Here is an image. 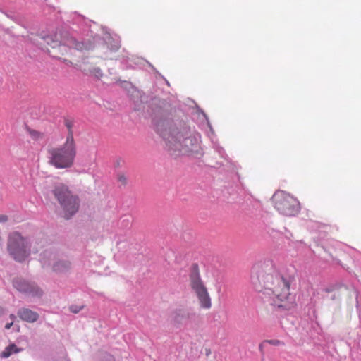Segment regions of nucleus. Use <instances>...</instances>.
<instances>
[{
  "mask_svg": "<svg viewBox=\"0 0 361 361\" xmlns=\"http://www.w3.org/2000/svg\"><path fill=\"white\" fill-rule=\"evenodd\" d=\"M156 132L165 140L168 149L179 154L201 157L200 135L185 125L175 126L166 116L154 120Z\"/></svg>",
  "mask_w": 361,
  "mask_h": 361,
  "instance_id": "1",
  "label": "nucleus"
},
{
  "mask_svg": "<svg viewBox=\"0 0 361 361\" xmlns=\"http://www.w3.org/2000/svg\"><path fill=\"white\" fill-rule=\"evenodd\" d=\"M259 282L267 295L266 302L274 309L289 311L296 307L295 295L290 292V281L279 271L273 270L262 274Z\"/></svg>",
  "mask_w": 361,
  "mask_h": 361,
  "instance_id": "2",
  "label": "nucleus"
},
{
  "mask_svg": "<svg viewBox=\"0 0 361 361\" xmlns=\"http://www.w3.org/2000/svg\"><path fill=\"white\" fill-rule=\"evenodd\" d=\"M47 240L44 238H36L31 243L18 232L9 234L7 250L9 255L18 262L25 261L31 254L41 252L39 261L43 267L50 265L51 261L56 259L54 252L44 249Z\"/></svg>",
  "mask_w": 361,
  "mask_h": 361,
  "instance_id": "3",
  "label": "nucleus"
},
{
  "mask_svg": "<svg viewBox=\"0 0 361 361\" xmlns=\"http://www.w3.org/2000/svg\"><path fill=\"white\" fill-rule=\"evenodd\" d=\"M42 40L47 45L50 46L51 50L49 48L47 51L55 58H60L68 54L71 49L80 50L83 44L77 42L73 37L66 32H59L49 35L42 38Z\"/></svg>",
  "mask_w": 361,
  "mask_h": 361,
  "instance_id": "4",
  "label": "nucleus"
},
{
  "mask_svg": "<svg viewBox=\"0 0 361 361\" xmlns=\"http://www.w3.org/2000/svg\"><path fill=\"white\" fill-rule=\"evenodd\" d=\"M76 152L75 142L69 137L63 145L48 149L49 164L59 169L71 168L74 164Z\"/></svg>",
  "mask_w": 361,
  "mask_h": 361,
  "instance_id": "5",
  "label": "nucleus"
},
{
  "mask_svg": "<svg viewBox=\"0 0 361 361\" xmlns=\"http://www.w3.org/2000/svg\"><path fill=\"white\" fill-rule=\"evenodd\" d=\"M52 193L61 205L66 219L71 218L78 211L79 197L74 195L66 185L62 183H57L52 190Z\"/></svg>",
  "mask_w": 361,
  "mask_h": 361,
  "instance_id": "6",
  "label": "nucleus"
},
{
  "mask_svg": "<svg viewBox=\"0 0 361 361\" xmlns=\"http://www.w3.org/2000/svg\"><path fill=\"white\" fill-rule=\"evenodd\" d=\"M272 202L274 208L286 216H294L300 211V204L298 199L283 191L275 192Z\"/></svg>",
  "mask_w": 361,
  "mask_h": 361,
  "instance_id": "7",
  "label": "nucleus"
},
{
  "mask_svg": "<svg viewBox=\"0 0 361 361\" xmlns=\"http://www.w3.org/2000/svg\"><path fill=\"white\" fill-rule=\"evenodd\" d=\"M194 314L188 307L180 305L171 312L170 321L174 326L179 328L190 322Z\"/></svg>",
  "mask_w": 361,
  "mask_h": 361,
  "instance_id": "8",
  "label": "nucleus"
},
{
  "mask_svg": "<svg viewBox=\"0 0 361 361\" xmlns=\"http://www.w3.org/2000/svg\"><path fill=\"white\" fill-rule=\"evenodd\" d=\"M190 286L196 297L208 293L207 288L201 279L198 267L195 264L190 274Z\"/></svg>",
  "mask_w": 361,
  "mask_h": 361,
  "instance_id": "9",
  "label": "nucleus"
},
{
  "mask_svg": "<svg viewBox=\"0 0 361 361\" xmlns=\"http://www.w3.org/2000/svg\"><path fill=\"white\" fill-rule=\"evenodd\" d=\"M13 286L18 291L32 297H39L42 295V290L39 287L34 283H30L23 279H15L13 281Z\"/></svg>",
  "mask_w": 361,
  "mask_h": 361,
  "instance_id": "10",
  "label": "nucleus"
},
{
  "mask_svg": "<svg viewBox=\"0 0 361 361\" xmlns=\"http://www.w3.org/2000/svg\"><path fill=\"white\" fill-rule=\"evenodd\" d=\"M18 315L22 320L30 323L36 322L39 318V314L37 312L27 308L19 310Z\"/></svg>",
  "mask_w": 361,
  "mask_h": 361,
  "instance_id": "11",
  "label": "nucleus"
},
{
  "mask_svg": "<svg viewBox=\"0 0 361 361\" xmlns=\"http://www.w3.org/2000/svg\"><path fill=\"white\" fill-rule=\"evenodd\" d=\"M71 268V262L67 260L56 261L53 264L52 269L55 272L63 273Z\"/></svg>",
  "mask_w": 361,
  "mask_h": 361,
  "instance_id": "12",
  "label": "nucleus"
},
{
  "mask_svg": "<svg viewBox=\"0 0 361 361\" xmlns=\"http://www.w3.org/2000/svg\"><path fill=\"white\" fill-rule=\"evenodd\" d=\"M197 298L201 308L209 310L212 307V299L209 293L197 296Z\"/></svg>",
  "mask_w": 361,
  "mask_h": 361,
  "instance_id": "13",
  "label": "nucleus"
},
{
  "mask_svg": "<svg viewBox=\"0 0 361 361\" xmlns=\"http://www.w3.org/2000/svg\"><path fill=\"white\" fill-rule=\"evenodd\" d=\"M20 351V350L18 349L15 344H11L6 347L5 350L1 353V357L6 358L11 355L13 353H17Z\"/></svg>",
  "mask_w": 361,
  "mask_h": 361,
  "instance_id": "14",
  "label": "nucleus"
},
{
  "mask_svg": "<svg viewBox=\"0 0 361 361\" xmlns=\"http://www.w3.org/2000/svg\"><path fill=\"white\" fill-rule=\"evenodd\" d=\"M65 126H66L67 129H68V135H67V137H66V139H69L71 138L72 139V142H75L74 140V137H73V122L70 120H66L65 121Z\"/></svg>",
  "mask_w": 361,
  "mask_h": 361,
  "instance_id": "15",
  "label": "nucleus"
},
{
  "mask_svg": "<svg viewBox=\"0 0 361 361\" xmlns=\"http://www.w3.org/2000/svg\"><path fill=\"white\" fill-rule=\"evenodd\" d=\"M27 131L30 137L35 141L40 140L43 138V133L39 131L32 129H28Z\"/></svg>",
  "mask_w": 361,
  "mask_h": 361,
  "instance_id": "16",
  "label": "nucleus"
},
{
  "mask_svg": "<svg viewBox=\"0 0 361 361\" xmlns=\"http://www.w3.org/2000/svg\"><path fill=\"white\" fill-rule=\"evenodd\" d=\"M99 358L100 361H115L114 357L106 352L101 353Z\"/></svg>",
  "mask_w": 361,
  "mask_h": 361,
  "instance_id": "17",
  "label": "nucleus"
},
{
  "mask_svg": "<svg viewBox=\"0 0 361 361\" xmlns=\"http://www.w3.org/2000/svg\"><path fill=\"white\" fill-rule=\"evenodd\" d=\"M90 73L97 78H100L103 75V73L99 68H93L92 70H90Z\"/></svg>",
  "mask_w": 361,
  "mask_h": 361,
  "instance_id": "18",
  "label": "nucleus"
},
{
  "mask_svg": "<svg viewBox=\"0 0 361 361\" xmlns=\"http://www.w3.org/2000/svg\"><path fill=\"white\" fill-rule=\"evenodd\" d=\"M267 343L272 345L279 346V345H283L284 343L280 340L278 339H273V340H268L267 341Z\"/></svg>",
  "mask_w": 361,
  "mask_h": 361,
  "instance_id": "19",
  "label": "nucleus"
},
{
  "mask_svg": "<svg viewBox=\"0 0 361 361\" xmlns=\"http://www.w3.org/2000/svg\"><path fill=\"white\" fill-rule=\"evenodd\" d=\"M118 180L122 184L126 185L127 183V178L124 174H119L118 176Z\"/></svg>",
  "mask_w": 361,
  "mask_h": 361,
  "instance_id": "20",
  "label": "nucleus"
},
{
  "mask_svg": "<svg viewBox=\"0 0 361 361\" xmlns=\"http://www.w3.org/2000/svg\"><path fill=\"white\" fill-rule=\"evenodd\" d=\"M82 309V307H78V306H75V305H72L70 307V310L71 312H72L73 313H78Z\"/></svg>",
  "mask_w": 361,
  "mask_h": 361,
  "instance_id": "21",
  "label": "nucleus"
},
{
  "mask_svg": "<svg viewBox=\"0 0 361 361\" xmlns=\"http://www.w3.org/2000/svg\"><path fill=\"white\" fill-rule=\"evenodd\" d=\"M7 221H8V216L6 215L0 214V222L1 223H4V222H6Z\"/></svg>",
  "mask_w": 361,
  "mask_h": 361,
  "instance_id": "22",
  "label": "nucleus"
},
{
  "mask_svg": "<svg viewBox=\"0 0 361 361\" xmlns=\"http://www.w3.org/2000/svg\"><path fill=\"white\" fill-rule=\"evenodd\" d=\"M13 324V321H11V322L9 323H7L6 325H5V329H9Z\"/></svg>",
  "mask_w": 361,
  "mask_h": 361,
  "instance_id": "23",
  "label": "nucleus"
},
{
  "mask_svg": "<svg viewBox=\"0 0 361 361\" xmlns=\"http://www.w3.org/2000/svg\"><path fill=\"white\" fill-rule=\"evenodd\" d=\"M4 314V309L0 306V317Z\"/></svg>",
  "mask_w": 361,
  "mask_h": 361,
  "instance_id": "24",
  "label": "nucleus"
},
{
  "mask_svg": "<svg viewBox=\"0 0 361 361\" xmlns=\"http://www.w3.org/2000/svg\"><path fill=\"white\" fill-rule=\"evenodd\" d=\"M9 317L11 319V321H13V322L16 319V316L13 314H10Z\"/></svg>",
  "mask_w": 361,
  "mask_h": 361,
  "instance_id": "25",
  "label": "nucleus"
}]
</instances>
